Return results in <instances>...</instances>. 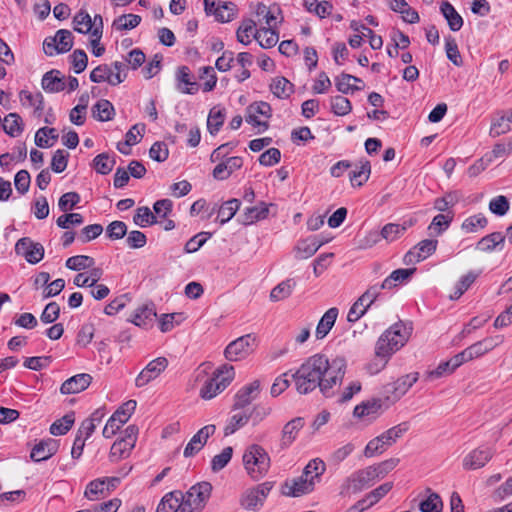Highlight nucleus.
<instances>
[{
  "instance_id": "1",
  "label": "nucleus",
  "mask_w": 512,
  "mask_h": 512,
  "mask_svg": "<svg viewBox=\"0 0 512 512\" xmlns=\"http://www.w3.org/2000/svg\"><path fill=\"white\" fill-rule=\"evenodd\" d=\"M345 370L346 361L343 358L338 357L329 361L325 355L315 354L309 357L291 377L300 394H308L318 387L325 397H331L333 387L342 382Z\"/></svg>"
},
{
  "instance_id": "2",
  "label": "nucleus",
  "mask_w": 512,
  "mask_h": 512,
  "mask_svg": "<svg viewBox=\"0 0 512 512\" xmlns=\"http://www.w3.org/2000/svg\"><path fill=\"white\" fill-rule=\"evenodd\" d=\"M406 340L407 335L402 333V324H394L387 329L376 343L375 361L368 366L370 373L382 370L391 354L399 350Z\"/></svg>"
},
{
  "instance_id": "3",
  "label": "nucleus",
  "mask_w": 512,
  "mask_h": 512,
  "mask_svg": "<svg viewBox=\"0 0 512 512\" xmlns=\"http://www.w3.org/2000/svg\"><path fill=\"white\" fill-rule=\"evenodd\" d=\"M243 465L252 479L259 480L270 468V457L262 446L252 444L243 454Z\"/></svg>"
},
{
  "instance_id": "4",
  "label": "nucleus",
  "mask_w": 512,
  "mask_h": 512,
  "mask_svg": "<svg viewBox=\"0 0 512 512\" xmlns=\"http://www.w3.org/2000/svg\"><path fill=\"white\" fill-rule=\"evenodd\" d=\"M234 367L228 364L222 365L214 373L213 377L205 382L200 390V396L210 400L222 392L234 379Z\"/></svg>"
},
{
  "instance_id": "5",
  "label": "nucleus",
  "mask_w": 512,
  "mask_h": 512,
  "mask_svg": "<svg viewBox=\"0 0 512 512\" xmlns=\"http://www.w3.org/2000/svg\"><path fill=\"white\" fill-rule=\"evenodd\" d=\"M418 373H410L398 378L393 383L383 386L382 395L388 403H395L417 382Z\"/></svg>"
},
{
  "instance_id": "6",
  "label": "nucleus",
  "mask_w": 512,
  "mask_h": 512,
  "mask_svg": "<svg viewBox=\"0 0 512 512\" xmlns=\"http://www.w3.org/2000/svg\"><path fill=\"white\" fill-rule=\"evenodd\" d=\"M256 343V338L247 334L237 338L228 344L224 351V356L229 361H239L252 353Z\"/></svg>"
},
{
  "instance_id": "7",
  "label": "nucleus",
  "mask_w": 512,
  "mask_h": 512,
  "mask_svg": "<svg viewBox=\"0 0 512 512\" xmlns=\"http://www.w3.org/2000/svg\"><path fill=\"white\" fill-rule=\"evenodd\" d=\"M272 488V482H264L256 487L247 489L240 499L241 506L247 510H254L261 507Z\"/></svg>"
},
{
  "instance_id": "8",
  "label": "nucleus",
  "mask_w": 512,
  "mask_h": 512,
  "mask_svg": "<svg viewBox=\"0 0 512 512\" xmlns=\"http://www.w3.org/2000/svg\"><path fill=\"white\" fill-rule=\"evenodd\" d=\"M15 252L23 256L30 264L40 262L44 257V247L38 242H34L29 237H23L16 242Z\"/></svg>"
},
{
  "instance_id": "9",
  "label": "nucleus",
  "mask_w": 512,
  "mask_h": 512,
  "mask_svg": "<svg viewBox=\"0 0 512 512\" xmlns=\"http://www.w3.org/2000/svg\"><path fill=\"white\" fill-rule=\"evenodd\" d=\"M315 488L311 479L304 476L287 479L281 486V493L288 497H301L311 493Z\"/></svg>"
},
{
  "instance_id": "10",
  "label": "nucleus",
  "mask_w": 512,
  "mask_h": 512,
  "mask_svg": "<svg viewBox=\"0 0 512 512\" xmlns=\"http://www.w3.org/2000/svg\"><path fill=\"white\" fill-rule=\"evenodd\" d=\"M260 391L261 385L259 380H254L240 388L234 396L232 411L245 409L258 397Z\"/></svg>"
},
{
  "instance_id": "11",
  "label": "nucleus",
  "mask_w": 512,
  "mask_h": 512,
  "mask_svg": "<svg viewBox=\"0 0 512 512\" xmlns=\"http://www.w3.org/2000/svg\"><path fill=\"white\" fill-rule=\"evenodd\" d=\"M168 366V360L165 357H158L150 361L146 367L139 373L135 379L137 387H143L150 381L156 379Z\"/></svg>"
},
{
  "instance_id": "12",
  "label": "nucleus",
  "mask_w": 512,
  "mask_h": 512,
  "mask_svg": "<svg viewBox=\"0 0 512 512\" xmlns=\"http://www.w3.org/2000/svg\"><path fill=\"white\" fill-rule=\"evenodd\" d=\"M380 479L374 466H368L364 469H360L353 473L348 479L347 482L349 486L355 492L361 491L364 488L370 487L373 483Z\"/></svg>"
},
{
  "instance_id": "13",
  "label": "nucleus",
  "mask_w": 512,
  "mask_h": 512,
  "mask_svg": "<svg viewBox=\"0 0 512 512\" xmlns=\"http://www.w3.org/2000/svg\"><path fill=\"white\" fill-rule=\"evenodd\" d=\"M215 425L209 424L202 427L188 442L184 449V456L191 457L198 453L206 444L208 438L215 433Z\"/></svg>"
},
{
  "instance_id": "14",
  "label": "nucleus",
  "mask_w": 512,
  "mask_h": 512,
  "mask_svg": "<svg viewBox=\"0 0 512 512\" xmlns=\"http://www.w3.org/2000/svg\"><path fill=\"white\" fill-rule=\"evenodd\" d=\"M493 457L490 448H477L469 452L463 459L465 470H476L484 467Z\"/></svg>"
},
{
  "instance_id": "15",
  "label": "nucleus",
  "mask_w": 512,
  "mask_h": 512,
  "mask_svg": "<svg viewBox=\"0 0 512 512\" xmlns=\"http://www.w3.org/2000/svg\"><path fill=\"white\" fill-rule=\"evenodd\" d=\"M271 111V106L267 102H254L247 107L245 119L253 126H262L263 130H266L268 123L258 120V116L261 115L270 118Z\"/></svg>"
},
{
  "instance_id": "16",
  "label": "nucleus",
  "mask_w": 512,
  "mask_h": 512,
  "mask_svg": "<svg viewBox=\"0 0 512 512\" xmlns=\"http://www.w3.org/2000/svg\"><path fill=\"white\" fill-rule=\"evenodd\" d=\"M59 448V443L57 440L48 438L41 440L37 443L30 454V457L35 462H40L49 459L52 457Z\"/></svg>"
},
{
  "instance_id": "17",
  "label": "nucleus",
  "mask_w": 512,
  "mask_h": 512,
  "mask_svg": "<svg viewBox=\"0 0 512 512\" xmlns=\"http://www.w3.org/2000/svg\"><path fill=\"white\" fill-rule=\"evenodd\" d=\"M503 337L502 336H496V337H488L481 341H478L468 348L465 349L468 357L470 360L474 358H478L487 352L494 349L496 346H498L500 343H502Z\"/></svg>"
},
{
  "instance_id": "18",
  "label": "nucleus",
  "mask_w": 512,
  "mask_h": 512,
  "mask_svg": "<svg viewBox=\"0 0 512 512\" xmlns=\"http://www.w3.org/2000/svg\"><path fill=\"white\" fill-rule=\"evenodd\" d=\"M177 89L184 94H194L198 91L199 85L193 79L191 71L187 66H180L176 72Z\"/></svg>"
},
{
  "instance_id": "19",
  "label": "nucleus",
  "mask_w": 512,
  "mask_h": 512,
  "mask_svg": "<svg viewBox=\"0 0 512 512\" xmlns=\"http://www.w3.org/2000/svg\"><path fill=\"white\" fill-rule=\"evenodd\" d=\"M90 374L81 373L67 379L60 388L62 394H75L84 391L91 383Z\"/></svg>"
},
{
  "instance_id": "20",
  "label": "nucleus",
  "mask_w": 512,
  "mask_h": 512,
  "mask_svg": "<svg viewBox=\"0 0 512 512\" xmlns=\"http://www.w3.org/2000/svg\"><path fill=\"white\" fill-rule=\"evenodd\" d=\"M243 160L241 157H229L225 161H221L213 170V177L218 180L227 179L235 170L242 167Z\"/></svg>"
},
{
  "instance_id": "21",
  "label": "nucleus",
  "mask_w": 512,
  "mask_h": 512,
  "mask_svg": "<svg viewBox=\"0 0 512 512\" xmlns=\"http://www.w3.org/2000/svg\"><path fill=\"white\" fill-rule=\"evenodd\" d=\"M512 130V109L498 114L492 120L489 134L496 138Z\"/></svg>"
},
{
  "instance_id": "22",
  "label": "nucleus",
  "mask_w": 512,
  "mask_h": 512,
  "mask_svg": "<svg viewBox=\"0 0 512 512\" xmlns=\"http://www.w3.org/2000/svg\"><path fill=\"white\" fill-rule=\"evenodd\" d=\"M304 419L296 417L287 422L282 430L281 446L284 448L289 447L297 437L298 432L304 427Z\"/></svg>"
},
{
  "instance_id": "23",
  "label": "nucleus",
  "mask_w": 512,
  "mask_h": 512,
  "mask_svg": "<svg viewBox=\"0 0 512 512\" xmlns=\"http://www.w3.org/2000/svg\"><path fill=\"white\" fill-rule=\"evenodd\" d=\"M156 316L157 313L154 304H144L135 310L131 322L138 327L146 328L152 324Z\"/></svg>"
},
{
  "instance_id": "24",
  "label": "nucleus",
  "mask_w": 512,
  "mask_h": 512,
  "mask_svg": "<svg viewBox=\"0 0 512 512\" xmlns=\"http://www.w3.org/2000/svg\"><path fill=\"white\" fill-rule=\"evenodd\" d=\"M505 243V236L500 232H493L489 235L482 237L477 245L476 249L482 252H492L495 249H502Z\"/></svg>"
},
{
  "instance_id": "25",
  "label": "nucleus",
  "mask_w": 512,
  "mask_h": 512,
  "mask_svg": "<svg viewBox=\"0 0 512 512\" xmlns=\"http://www.w3.org/2000/svg\"><path fill=\"white\" fill-rule=\"evenodd\" d=\"M337 316H338V309L335 307L328 309L324 313V315L321 317V319L316 327L315 336L317 339H323L324 337L327 336L329 331L334 326Z\"/></svg>"
},
{
  "instance_id": "26",
  "label": "nucleus",
  "mask_w": 512,
  "mask_h": 512,
  "mask_svg": "<svg viewBox=\"0 0 512 512\" xmlns=\"http://www.w3.org/2000/svg\"><path fill=\"white\" fill-rule=\"evenodd\" d=\"M212 491V485L209 482H201L192 486L186 495L194 499L199 507L204 508L207 500L209 499Z\"/></svg>"
},
{
  "instance_id": "27",
  "label": "nucleus",
  "mask_w": 512,
  "mask_h": 512,
  "mask_svg": "<svg viewBox=\"0 0 512 512\" xmlns=\"http://www.w3.org/2000/svg\"><path fill=\"white\" fill-rule=\"evenodd\" d=\"M42 88L45 91L54 93L60 92L65 88L64 77L61 76L60 71L51 70L44 74L42 78Z\"/></svg>"
},
{
  "instance_id": "28",
  "label": "nucleus",
  "mask_w": 512,
  "mask_h": 512,
  "mask_svg": "<svg viewBox=\"0 0 512 512\" xmlns=\"http://www.w3.org/2000/svg\"><path fill=\"white\" fill-rule=\"evenodd\" d=\"M110 493V487L106 485V480L96 479L91 481L85 490V497L91 501H96L100 498L106 497Z\"/></svg>"
},
{
  "instance_id": "29",
  "label": "nucleus",
  "mask_w": 512,
  "mask_h": 512,
  "mask_svg": "<svg viewBox=\"0 0 512 512\" xmlns=\"http://www.w3.org/2000/svg\"><path fill=\"white\" fill-rule=\"evenodd\" d=\"M232 412L233 415L230 417L227 425L224 428L225 436L231 435L235 433L238 429L244 427L250 419L248 410L243 409Z\"/></svg>"
},
{
  "instance_id": "30",
  "label": "nucleus",
  "mask_w": 512,
  "mask_h": 512,
  "mask_svg": "<svg viewBox=\"0 0 512 512\" xmlns=\"http://www.w3.org/2000/svg\"><path fill=\"white\" fill-rule=\"evenodd\" d=\"M180 499H182L181 491L167 493L159 503L156 512H179Z\"/></svg>"
},
{
  "instance_id": "31",
  "label": "nucleus",
  "mask_w": 512,
  "mask_h": 512,
  "mask_svg": "<svg viewBox=\"0 0 512 512\" xmlns=\"http://www.w3.org/2000/svg\"><path fill=\"white\" fill-rule=\"evenodd\" d=\"M440 10L448 22L449 28L452 31H459L463 26V19L455 8L448 1H444Z\"/></svg>"
},
{
  "instance_id": "32",
  "label": "nucleus",
  "mask_w": 512,
  "mask_h": 512,
  "mask_svg": "<svg viewBox=\"0 0 512 512\" xmlns=\"http://www.w3.org/2000/svg\"><path fill=\"white\" fill-rule=\"evenodd\" d=\"M326 470L325 463L319 459L315 458L305 466L302 476L306 479H311L313 481V485H316L320 481L321 476L324 474Z\"/></svg>"
},
{
  "instance_id": "33",
  "label": "nucleus",
  "mask_w": 512,
  "mask_h": 512,
  "mask_svg": "<svg viewBox=\"0 0 512 512\" xmlns=\"http://www.w3.org/2000/svg\"><path fill=\"white\" fill-rule=\"evenodd\" d=\"M103 270L98 267H92L87 273H79L74 278V284L78 287H92L102 277Z\"/></svg>"
},
{
  "instance_id": "34",
  "label": "nucleus",
  "mask_w": 512,
  "mask_h": 512,
  "mask_svg": "<svg viewBox=\"0 0 512 512\" xmlns=\"http://www.w3.org/2000/svg\"><path fill=\"white\" fill-rule=\"evenodd\" d=\"M480 273L481 271H469L467 274L463 275L457 282L454 292L450 294V299H459L464 294V292L467 291L476 281Z\"/></svg>"
},
{
  "instance_id": "35",
  "label": "nucleus",
  "mask_w": 512,
  "mask_h": 512,
  "mask_svg": "<svg viewBox=\"0 0 512 512\" xmlns=\"http://www.w3.org/2000/svg\"><path fill=\"white\" fill-rule=\"evenodd\" d=\"M269 213L268 206L265 203H261L260 206L249 207L243 214L242 223L244 225H250L257 220L264 219Z\"/></svg>"
},
{
  "instance_id": "36",
  "label": "nucleus",
  "mask_w": 512,
  "mask_h": 512,
  "mask_svg": "<svg viewBox=\"0 0 512 512\" xmlns=\"http://www.w3.org/2000/svg\"><path fill=\"white\" fill-rule=\"evenodd\" d=\"M294 287L295 281L292 279H287L279 283L270 292L271 301L277 302L287 299L292 294Z\"/></svg>"
},
{
  "instance_id": "37",
  "label": "nucleus",
  "mask_w": 512,
  "mask_h": 512,
  "mask_svg": "<svg viewBox=\"0 0 512 512\" xmlns=\"http://www.w3.org/2000/svg\"><path fill=\"white\" fill-rule=\"evenodd\" d=\"M254 38L257 40L262 48H271L278 42V34L272 28H262L257 30L254 34Z\"/></svg>"
},
{
  "instance_id": "38",
  "label": "nucleus",
  "mask_w": 512,
  "mask_h": 512,
  "mask_svg": "<svg viewBox=\"0 0 512 512\" xmlns=\"http://www.w3.org/2000/svg\"><path fill=\"white\" fill-rule=\"evenodd\" d=\"M321 245L322 243L318 242L315 238L302 240L296 247L297 257L300 259H307L313 256Z\"/></svg>"
},
{
  "instance_id": "39",
  "label": "nucleus",
  "mask_w": 512,
  "mask_h": 512,
  "mask_svg": "<svg viewBox=\"0 0 512 512\" xmlns=\"http://www.w3.org/2000/svg\"><path fill=\"white\" fill-rule=\"evenodd\" d=\"M134 448L132 442L124 441V439H120L113 443L110 449V459L111 461H117L119 459L127 458L132 449Z\"/></svg>"
},
{
  "instance_id": "40",
  "label": "nucleus",
  "mask_w": 512,
  "mask_h": 512,
  "mask_svg": "<svg viewBox=\"0 0 512 512\" xmlns=\"http://www.w3.org/2000/svg\"><path fill=\"white\" fill-rule=\"evenodd\" d=\"M19 97L23 105L34 107L35 113L38 115L41 114L44 109V98L41 93L32 94L26 90H22Z\"/></svg>"
},
{
  "instance_id": "41",
  "label": "nucleus",
  "mask_w": 512,
  "mask_h": 512,
  "mask_svg": "<svg viewBox=\"0 0 512 512\" xmlns=\"http://www.w3.org/2000/svg\"><path fill=\"white\" fill-rule=\"evenodd\" d=\"M2 127L8 135L16 137L23 131L22 119L18 114L10 113L4 118Z\"/></svg>"
},
{
  "instance_id": "42",
  "label": "nucleus",
  "mask_w": 512,
  "mask_h": 512,
  "mask_svg": "<svg viewBox=\"0 0 512 512\" xmlns=\"http://www.w3.org/2000/svg\"><path fill=\"white\" fill-rule=\"evenodd\" d=\"M74 30L87 34L93 30L92 19L86 10L81 9L73 18Z\"/></svg>"
},
{
  "instance_id": "43",
  "label": "nucleus",
  "mask_w": 512,
  "mask_h": 512,
  "mask_svg": "<svg viewBox=\"0 0 512 512\" xmlns=\"http://www.w3.org/2000/svg\"><path fill=\"white\" fill-rule=\"evenodd\" d=\"M392 486L393 485L390 482L384 483L369 492L363 499L359 500L358 502H363V505L369 508L376 504L381 498H383L392 489Z\"/></svg>"
},
{
  "instance_id": "44",
  "label": "nucleus",
  "mask_w": 512,
  "mask_h": 512,
  "mask_svg": "<svg viewBox=\"0 0 512 512\" xmlns=\"http://www.w3.org/2000/svg\"><path fill=\"white\" fill-rule=\"evenodd\" d=\"M92 114L99 121H108L112 119L114 107L108 100L102 99L93 106Z\"/></svg>"
},
{
  "instance_id": "45",
  "label": "nucleus",
  "mask_w": 512,
  "mask_h": 512,
  "mask_svg": "<svg viewBox=\"0 0 512 512\" xmlns=\"http://www.w3.org/2000/svg\"><path fill=\"white\" fill-rule=\"evenodd\" d=\"M272 93L278 98H288L293 92V84L284 77H276L271 84Z\"/></svg>"
},
{
  "instance_id": "46",
  "label": "nucleus",
  "mask_w": 512,
  "mask_h": 512,
  "mask_svg": "<svg viewBox=\"0 0 512 512\" xmlns=\"http://www.w3.org/2000/svg\"><path fill=\"white\" fill-rule=\"evenodd\" d=\"M237 12V7L232 2H223L217 8L214 7L213 13L216 19L220 22H229L234 19Z\"/></svg>"
},
{
  "instance_id": "47",
  "label": "nucleus",
  "mask_w": 512,
  "mask_h": 512,
  "mask_svg": "<svg viewBox=\"0 0 512 512\" xmlns=\"http://www.w3.org/2000/svg\"><path fill=\"white\" fill-rule=\"evenodd\" d=\"M429 495L427 499L423 500L419 504V509L421 512H441L443 509V502L441 497L435 493L431 492L430 489L427 490Z\"/></svg>"
},
{
  "instance_id": "48",
  "label": "nucleus",
  "mask_w": 512,
  "mask_h": 512,
  "mask_svg": "<svg viewBox=\"0 0 512 512\" xmlns=\"http://www.w3.org/2000/svg\"><path fill=\"white\" fill-rule=\"evenodd\" d=\"M49 139L56 141L58 139V133L55 128L42 127L35 134V144L38 147L47 148L51 147Z\"/></svg>"
},
{
  "instance_id": "49",
  "label": "nucleus",
  "mask_w": 512,
  "mask_h": 512,
  "mask_svg": "<svg viewBox=\"0 0 512 512\" xmlns=\"http://www.w3.org/2000/svg\"><path fill=\"white\" fill-rule=\"evenodd\" d=\"M115 159H111L107 153L97 155L93 160V168L102 175L109 174L115 165Z\"/></svg>"
},
{
  "instance_id": "50",
  "label": "nucleus",
  "mask_w": 512,
  "mask_h": 512,
  "mask_svg": "<svg viewBox=\"0 0 512 512\" xmlns=\"http://www.w3.org/2000/svg\"><path fill=\"white\" fill-rule=\"evenodd\" d=\"M240 207L238 199H230L226 201L218 210V218L220 223L224 224L234 217Z\"/></svg>"
},
{
  "instance_id": "51",
  "label": "nucleus",
  "mask_w": 512,
  "mask_h": 512,
  "mask_svg": "<svg viewBox=\"0 0 512 512\" xmlns=\"http://www.w3.org/2000/svg\"><path fill=\"white\" fill-rule=\"evenodd\" d=\"M74 414H66L61 419L56 420L50 426V433L55 436L66 434L74 424Z\"/></svg>"
},
{
  "instance_id": "52",
  "label": "nucleus",
  "mask_w": 512,
  "mask_h": 512,
  "mask_svg": "<svg viewBox=\"0 0 512 512\" xmlns=\"http://www.w3.org/2000/svg\"><path fill=\"white\" fill-rule=\"evenodd\" d=\"M95 261L92 257L87 255L72 256L67 259L66 267L71 270L80 271L87 268H92Z\"/></svg>"
},
{
  "instance_id": "53",
  "label": "nucleus",
  "mask_w": 512,
  "mask_h": 512,
  "mask_svg": "<svg viewBox=\"0 0 512 512\" xmlns=\"http://www.w3.org/2000/svg\"><path fill=\"white\" fill-rule=\"evenodd\" d=\"M359 170H354L350 173V181L352 185L362 186L368 179L371 173L370 162L365 160L360 162Z\"/></svg>"
},
{
  "instance_id": "54",
  "label": "nucleus",
  "mask_w": 512,
  "mask_h": 512,
  "mask_svg": "<svg viewBox=\"0 0 512 512\" xmlns=\"http://www.w3.org/2000/svg\"><path fill=\"white\" fill-rule=\"evenodd\" d=\"M409 429V424L407 422L400 423L384 433H382V438L386 442L387 446H392L398 438L402 437L404 433H406Z\"/></svg>"
},
{
  "instance_id": "55",
  "label": "nucleus",
  "mask_w": 512,
  "mask_h": 512,
  "mask_svg": "<svg viewBox=\"0 0 512 512\" xmlns=\"http://www.w3.org/2000/svg\"><path fill=\"white\" fill-rule=\"evenodd\" d=\"M487 224V218L482 214H478L465 219L461 227L467 233H475L478 230L485 228Z\"/></svg>"
},
{
  "instance_id": "56",
  "label": "nucleus",
  "mask_w": 512,
  "mask_h": 512,
  "mask_svg": "<svg viewBox=\"0 0 512 512\" xmlns=\"http://www.w3.org/2000/svg\"><path fill=\"white\" fill-rule=\"evenodd\" d=\"M56 44L58 46V53H66L73 47V35L71 31L66 29H60L54 36Z\"/></svg>"
},
{
  "instance_id": "57",
  "label": "nucleus",
  "mask_w": 512,
  "mask_h": 512,
  "mask_svg": "<svg viewBox=\"0 0 512 512\" xmlns=\"http://www.w3.org/2000/svg\"><path fill=\"white\" fill-rule=\"evenodd\" d=\"M255 26V22L252 20L243 21L236 32L237 40L244 45H248L251 42V37H254L256 32Z\"/></svg>"
},
{
  "instance_id": "58",
  "label": "nucleus",
  "mask_w": 512,
  "mask_h": 512,
  "mask_svg": "<svg viewBox=\"0 0 512 512\" xmlns=\"http://www.w3.org/2000/svg\"><path fill=\"white\" fill-rule=\"evenodd\" d=\"M406 229L407 227L405 225L389 223L381 229L380 235L382 236V239H385L388 242H392L401 237Z\"/></svg>"
},
{
  "instance_id": "59",
  "label": "nucleus",
  "mask_w": 512,
  "mask_h": 512,
  "mask_svg": "<svg viewBox=\"0 0 512 512\" xmlns=\"http://www.w3.org/2000/svg\"><path fill=\"white\" fill-rule=\"evenodd\" d=\"M331 109L337 116H345L352 110L351 102L344 96H335L331 98Z\"/></svg>"
},
{
  "instance_id": "60",
  "label": "nucleus",
  "mask_w": 512,
  "mask_h": 512,
  "mask_svg": "<svg viewBox=\"0 0 512 512\" xmlns=\"http://www.w3.org/2000/svg\"><path fill=\"white\" fill-rule=\"evenodd\" d=\"M387 448L388 446L382 438V435H379L368 442L364 449V456L371 458L375 455L382 454Z\"/></svg>"
},
{
  "instance_id": "61",
  "label": "nucleus",
  "mask_w": 512,
  "mask_h": 512,
  "mask_svg": "<svg viewBox=\"0 0 512 512\" xmlns=\"http://www.w3.org/2000/svg\"><path fill=\"white\" fill-rule=\"evenodd\" d=\"M133 221L140 227H146L156 223V216L148 207H139L133 217Z\"/></svg>"
},
{
  "instance_id": "62",
  "label": "nucleus",
  "mask_w": 512,
  "mask_h": 512,
  "mask_svg": "<svg viewBox=\"0 0 512 512\" xmlns=\"http://www.w3.org/2000/svg\"><path fill=\"white\" fill-rule=\"evenodd\" d=\"M141 22V17L136 14H127L115 19L113 25L117 30H130L137 27Z\"/></svg>"
},
{
  "instance_id": "63",
  "label": "nucleus",
  "mask_w": 512,
  "mask_h": 512,
  "mask_svg": "<svg viewBox=\"0 0 512 512\" xmlns=\"http://www.w3.org/2000/svg\"><path fill=\"white\" fill-rule=\"evenodd\" d=\"M453 216L438 214L436 215L428 229L431 231V235H440L445 229H447L452 221Z\"/></svg>"
},
{
  "instance_id": "64",
  "label": "nucleus",
  "mask_w": 512,
  "mask_h": 512,
  "mask_svg": "<svg viewBox=\"0 0 512 512\" xmlns=\"http://www.w3.org/2000/svg\"><path fill=\"white\" fill-rule=\"evenodd\" d=\"M136 405L137 403L135 400H129L125 402L120 408H118L112 417L116 418V421L123 425L129 420L130 416L136 409Z\"/></svg>"
}]
</instances>
